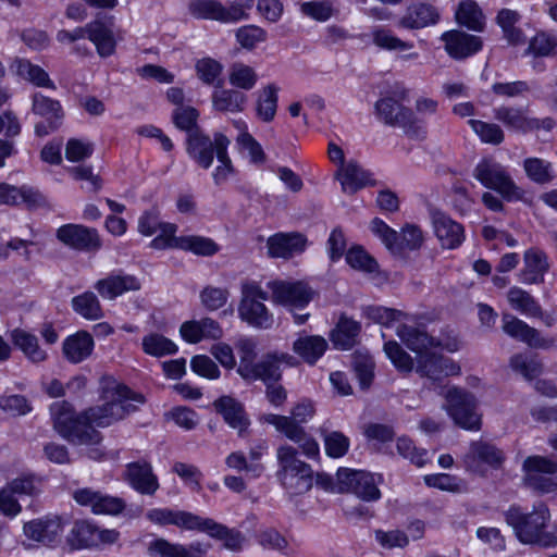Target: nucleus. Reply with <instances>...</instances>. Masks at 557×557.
<instances>
[{
	"mask_svg": "<svg viewBox=\"0 0 557 557\" xmlns=\"http://www.w3.org/2000/svg\"><path fill=\"white\" fill-rule=\"evenodd\" d=\"M364 317L385 327H395L397 336L416 354V362L395 341L384 344V352L393 366L400 372L414 370L421 377L438 382L461 373V367L443 352L455 354L460 350L461 342L453 333H442L438 337L429 335L424 329L416 325L413 318L395 309L370 306Z\"/></svg>",
	"mask_w": 557,
	"mask_h": 557,
	"instance_id": "f257e3e1",
	"label": "nucleus"
},
{
	"mask_svg": "<svg viewBox=\"0 0 557 557\" xmlns=\"http://www.w3.org/2000/svg\"><path fill=\"white\" fill-rule=\"evenodd\" d=\"M132 401L144 403V397L132 392L113 377L101 381L100 404L76 416L66 401H55L50 407L55 431L65 440L85 445L89 458L100 460L103 451L99 447L101 434L95 428H106L123 419L135 409Z\"/></svg>",
	"mask_w": 557,
	"mask_h": 557,
	"instance_id": "f03ea898",
	"label": "nucleus"
},
{
	"mask_svg": "<svg viewBox=\"0 0 557 557\" xmlns=\"http://www.w3.org/2000/svg\"><path fill=\"white\" fill-rule=\"evenodd\" d=\"M505 520L523 544L544 547L556 545V536L546 530L550 521V512L545 504L534 506L530 512L519 506H511L505 512Z\"/></svg>",
	"mask_w": 557,
	"mask_h": 557,
	"instance_id": "7ed1b4c3",
	"label": "nucleus"
},
{
	"mask_svg": "<svg viewBox=\"0 0 557 557\" xmlns=\"http://www.w3.org/2000/svg\"><path fill=\"white\" fill-rule=\"evenodd\" d=\"M256 348L257 345L251 338H243L237 344L239 355L237 372L244 380L278 381L281 379V364L288 367L297 364V360L286 352L268 355L262 361L256 363Z\"/></svg>",
	"mask_w": 557,
	"mask_h": 557,
	"instance_id": "20e7f679",
	"label": "nucleus"
},
{
	"mask_svg": "<svg viewBox=\"0 0 557 557\" xmlns=\"http://www.w3.org/2000/svg\"><path fill=\"white\" fill-rule=\"evenodd\" d=\"M296 449L284 445L277 449L278 480L290 495L308 492L313 484L312 469L309 465L297 459Z\"/></svg>",
	"mask_w": 557,
	"mask_h": 557,
	"instance_id": "39448f33",
	"label": "nucleus"
},
{
	"mask_svg": "<svg viewBox=\"0 0 557 557\" xmlns=\"http://www.w3.org/2000/svg\"><path fill=\"white\" fill-rule=\"evenodd\" d=\"M198 111L193 107H178L173 122L180 129L188 132L187 152L201 168L208 169L213 162L211 139L195 128Z\"/></svg>",
	"mask_w": 557,
	"mask_h": 557,
	"instance_id": "423d86ee",
	"label": "nucleus"
},
{
	"mask_svg": "<svg viewBox=\"0 0 557 557\" xmlns=\"http://www.w3.org/2000/svg\"><path fill=\"white\" fill-rule=\"evenodd\" d=\"M268 292L257 281H245L240 286L238 317L251 327L268 329L273 323V315L264 305Z\"/></svg>",
	"mask_w": 557,
	"mask_h": 557,
	"instance_id": "0eeeda50",
	"label": "nucleus"
},
{
	"mask_svg": "<svg viewBox=\"0 0 557 557\" xmlns=\"http://www.w3.org/2000/svg\"><path fill=\"white\" fill-rule=\"evenodd\" d=\"M473 176L484 187L496 190L508 201L522 198V190L515 184L506 169L492 158L482 159L476 164Z\"/></svg>",
	"mask_w": 557,
	"mask_h": 557,
	"instance_id": "6e6552de",
	"label": "nucleus"
},
{
	"mask_svg": "<svg viewBox=\"0 0 557 557\" xmlns=\"http://www.w3.org/2000/svg\"><path fill=\"white\" fill-rule=\"evenodd\" d=\"M336 478L339 492H350L366 502H375L381 498L379 488L383 483L381 474L341 468L336 473Z\"/></svg>",
	"mask_w": 557,
	"mask_h": 557,
	"instance_id": "1a4fd4ad",
	"label": "nucleus"
},
{
	"mask_svg": "<svg viewBox=\"0 0 557 557\" xmlns=\"http://www.w3.org/2000/svg\"><path fill=\"white\" fill-rule=\"evenodd\" d=\"M445 409L457 425L469 431H478L481 426V416L476 412V403L472 395L450 386L443 393Z\"/></svg>",
	"mask_w": 557,
	"mask_h": 557,
	"instance_id": "9d476101",
	"label": "nucleus"
},
{
	"mask_svg": "<svg viewBox=\"0 0 557 557\" xmlns=\"http://www.w3.org/2000/svg\"><path fill=\"white\" fill-rule=\"evenodd\" d=\"M227 1L228 8L216 0H194L189 3L188 9L196 18L211 20L225 24L247 18L249 1L246 4H242L240 0Z\"/></svg>",
	"mask_w": 557,
	"mask_h": 557,
	"instance_id": "9b49d317",
	"label": "nucleus"
},
{
	"mask_svg": "<svg viewBox=\"0 0 557 557\" xmlns=\"http://www.w3.org/2000/svg\"><path fill=\"white\" fill-rule=\"evenodd\" d=\"M525 483L541 493H557V462L542 457L532 456L523 462Z\"/></svg>",
	"mask_w": 557,
	"mask_h": 557,
	"instance_id": "f8f14e48",
	"label": "nucleus"
},
{
	"mask_svg": "<svg viewBox=\"0 0 557 557\" xmlns=\"http://www.w3.org/2000/svg\"><path fill=\"white\" fill-rule=\"evenodd\" d=\"M40 481L33 474H23L0 490V512L8 517H16L22 506V496H33L39 491Z\"/></svg>",
	"mask_w": 557,
	"mask_h": 557,
	"instance_id": "ddd939ff",
	"label": "nucleus"
},
{
	"mask_svg": "<svg viewBox=\"0 0 557 557\" xmlns=\"http://www.w3.org/2000/svg\"><path fill=\"white\" fill-rule=\"evenodd\" d=\"M260 422L274 426L277 432L297 443L304 455L308 458H315L320 455L318 442L311 436H308L305 430L287 416L264 413L260 417Z\"/></svg>",
	"mask_w": 557,
	"mask_h": 557,
	"instance_id": "4468645a",
	"label": "nucleus"
},
{
	"mask_svg": "<svg viewBox=\"0 0 557 557\" xmlns=\"http://www.w3.org/2000/svg\"><path fill=\"white\" fill-rule=\"evenodd\" d=\"M272 301L294 312L305 308L311 299V290L300 281L275 280L267 284Z\"/></svg>",
	"mask_w": 557,
	"mask_h": 557,
	"instance_id": "2eb2a0df",
	"label": "nucleus"
},
{
	"mask_svg": "<svg viewBox=\"0 0 557 557\" xmlns=\"http://www.w3.org/2000/svg\"><path fill=\"white\" fill-rule=\"evenodd\" d=\"M87 37L96 47L101 58L111 57L115 52L120 37L114 32L113 16L97 18L87 24Z\"/></svg>",
	"mask_w": 557,
	"mask_h": 557,
	"instance_id": "dca6fc26",
	"label": "nucleus"
},
{
	"mask_svg": "<svg viewBox=\"0 0 557 557\" xmlns=\"http://www.w3.org/2000/svg\"><path fill=\"white\" fill-rule=\"evenodd\" d=\"M81 506L89 507L95 515L115 516L123 511L125 503L122 498L103 494L91 488L77 490L73 495Z\"/></svg>",
	"mask_w": 557,
	"mask_h": 557,
	"instance_id": "f3484780",
	"label": "nucleus"
},
{
	"mask_svg": "<svg viewBox=\"0 0 557 557\" xmlns=\"http://www.w3.org/2000/svg\"><path fill=\"white\" fill-rule=\"evenodd\" d=\"M433 232L445 249H456L465 240L463 226L442 211H433L431 214Z\"/></svg>",
	"mask_w": 557,
	"mask_h": 557,
	"instance_id": "a211bd4d",
	"label": "nucleus"
},
{
	"mask_svg": "<svg viewBox=\"0 0 557 557\" xmlns=\"http://www.w3.org/2000/svg\"><path fill=\"white\" fill-rule=\"evenodd\" d=\"M58 239L77 250H97L101 246L98 232L78 224H66L57 232Z\"/></svg>",
	"mask_w": 557,
	"mask_h": 557,
	"instance_id": "6ab92c4d",
	"label": "nucleus"
},
{
	"mask_svg": "<svg viewBox=\"0 0 557 557\" xmlns=\"http://www.w3.org/2000/svg\"><path fill=\"white\" fill-rule=\"evenodd\" d=\"M181 338L188 344H198L203 341H218L223 336L219 322L211 318L188 320L180 327Z\"/></svg>",
	"mask_w": 557,
	"mask_h": 557,
	"instance_id": "aec40b11",
	"label": "nucleus"
},
{
	"mask_svg": "<svg viewBox=\"0 0 557 557\" xmlns=\"http://www.w3.org/2000/svg\"><path fill=\"white\" fill-rule=\"evenodd\" d=\"M33 111L35 114L45 117L47 121V123L41 122L35 126V133L40 137L54 131L63 117V111L60 102L41 94L34 95Z\"/></svg>",
	"mask_w": 557,
	"mask_h": 557,
	"instance_id": "412c9836",
	"label": "nucleus"
},
{
	"mask_svg": "<svg viewBox=\"0 0 557 557\" xmlns=\"http://www.w3.org/2000/svg\"><path fill=\"white\" fill-rule=\"evenodd\" d=\"M307 245L306 236L300 233H277L267 240L268 253L272 258H293L302 253Z\"/></svg>",
	"mask_w": 557,
	"mask_h": 557,
	"instance_id": "4be33fe9",
	"label": "nucleus"
},
{
	"mask_svg": "<svg viewBox=\"0 0 557 557\" xmlns=\"http://www.w3.org/2000/svg\"><path fill=\"white\" fill-rule=\"evenodd\" d=\"M140 281L131 274L114 272L99 280L95 289L103 299L113 300L127 292L140 289Z\"/></svg>",
	"mask_w": 557,
	"mask_h": 557,
	"instance_id": "5701e85b",
	"label": "nucleus"
},
{
	"mask_svg": "<svg viewBox=\"0 0 557 557\" xmlns=\"http://www.w3.org/2000/svg\"><path fill=\"white\" fill-rule=\"evenodd\" d=\"M64 525L61 518L57 516L44 519H35L24 524V534L27 540L45 545L58 541L63 532Z\"/></svg>",
	"mask_w": 557,
	"mask_h": 557,
	"instance_id": "b1692460",
	"label": "nucleus"
},
{
	"mask_svg": "<svg viewBox=\"0 0 557 557\" xmlns=\"http://www.w3.org/2000/svg\"><path fill=\"white\" fill-rule=\"evenodd\" d=\"M447 53L454 59L468 58L482 49L480 37L460 30H449L442 35Z\"/></svg>",
	"mask_w": 557,
	"mask_h": 557,
	"instance_id": "393cba45",
	"label": "nucleus"
},
{
	"mask_svg": "<svg viewBox=\"0 0 557 557\" xmlns=\"http://www.w3.org/2000/svg\"><path fill=\"white\" fill-rule=\"evenodd\" d=\"M408 91L403 87H397L393 97H383L375 104L376 114L386 124L401 125L406 127L407 112L400 101L405 100Z\"/></svg>",
	"mask_w": 557,
	"mask_h": 557,
	"instance_id": "a878e982",
	"label": "nucleus"
},
{
	"mask_svg": "<svg viewBox=\"0 0 557 557\" xmlns=\"http://www.w3.org/2000/svg\"><path fill=\"white\" fill-rule=\"evenodd\" d=\"M44 203L42 195L33 187L26 185L18 187L8 183H0V205H25L28 208H35Z\"/></svg>",
	"mask_w": 557,
	"mask_h": 557,
	"instance_id": "bb28decb",
	"label": "nucleus"
},
{
	"mask_svg": "<svg viewBox=\"0 0 557 557\" xmlns=\"http://www.w3.org/2000/svg\"><path fill=\"white\" fill-rule=\"evenodd\" d=\"M503 322L505 333L520 339L530 347L548 348L554 344L553 339L542 337L535 329L530 327L527 323L512 315L505 314Z\"/></svg>",
	"mask_w": 557,
	"mask_h": 557,
	"instance_id": "cd10ccee",
	"label": "nucleus"
},
{
	"mask_svg": "<svg viewBox=\"0 0 557 557\" xmlns=\"http://www.w3.org/2000/svg\"><path fill=\"white\" fill-rule=\"evenodd\" d=\"M207 549V546L199 542L183 545L171 543L164 539L152 541L148 547L152 557H202Z\"/></svg>",
	"mask_w": 557,
	"mask_h": 557,
	"instance_id": "c85d7f7f",
	"label": "nucleus"
},
{
	"mask_svg": "<svg viewBox=\"0 0 557 557\" xmlns=\"http://www.w3.org/2000/svg\"><path fill=\"white\" fill-rule=\"evenodd\" d=\"M503 459L500 450L492 444L480 441L471 444L469 453L465 457V463L468 469L474 472H482L484 465L497 467L502 463Z\"/></svg>",
	"mask_w": 557,
	"mask_h": 557,
	"instance_id": "c756f323",
	"label": "nucleus"
},
{
	"mask_svg": "<svg viewBox=\"0 0 557 557\" xmlns=\"http://www.w3.org/2000/svg\"><path fill=\"white\" fill-rule=\"evenodd\" d=\"M126 481L140 494L152 495L159 488L158 478L148 462H132L127 466Z\"/></svg>",
	"mask_w": 557,
	"mask_h": 557,
	"instance_id": "7c9ffc66",
	"label": "nucleus"
},
{
	"mask_svg": "<svg viewBox=\"0 0 557 557\" xmlns=\"http://www.w3.org/2000/svg\"><path fill=\"white\" fill-rule=\"evenodd\" d=\"M336 178L339 181L343 191L347 194H354L372 183L371 173L355 161L342 164L336 171Z\"/></svg>",
	"mask_w": 557,
	"mask_h": 557,
	"instance_id": "2f4dec72",
	"label": "nucleus"
},
{
	"mask_svg": "<svg viewBox=\"0 0 557 557\" xmlns=\"http://www.w3.org/2000/svg\"><path fill=\"white\" fill-rule=\"evenodd\" d=\"M438 20L440 13L436 8L423 2H416L408 7L398 25L408 29H419L434 25Z\"/></svg>",
	"mask_w": 557,
	"mask_h": 557,
	"instance_id": "473e14b6",
	"label": "nucleus"
},
{
	"mask_svg": "<svg viewBox=\"0 0 557 557\" xmlns=\"http://www.w3.org/2000/svg\"><path fill=\"white\" fill-rule=\"evenodd\" d=\"M95 348L92 336L86 331L69 335L62 345L63 355L71 363H79L91 356Z\"/></svg>",
	"mask_w": 557,
	"mask_h": 557,
	"instance_id": "72a5a7b5",
	"label": "nucleus"
},
{
	"mask_svg": "<svg viewBox=\"0 0 557 557\" xmlns=\"http://www.w3.org/2000/svg\"><path fill=\"white\" fill-rule=\"evenodd\" d=\"M172 525L183 531H200L208 535H221L224 532L220 523L214 520L180 509H175Z\"/></svg>",
	"mask_w": 557,
	"mask_h": 557,
	"instance_id": "f704fd0d",
	"label": "nucleus"
},
{
	"mask_svg": "<svg viewBox=\"0 0 557 557\" xmlns=\"http://www.w3.org/2000/svg\"><path fill=\"white\" fill-rule=\"evenodd\" d=\"M327 342L320 335H299L293 343V351L304 362L314 364L326 351Z\"/></svg>",
	"mask_w": 557,
	"mask_h": 557,
	"instance_id": "c9c22d12",
	"label": "nucleus"
},
{
	"mask_svg": "<svg viewBox=\"0 0 557 557\" xmlns=\"http://www.w3.org/2000/svg\"><path fill=\"white\" fill-rule=\"evenodd\" d=\"M214 408L220 412L225 422L242 434L249 425L243 406L234 398L223 396L214 401Z\"/></svg>",
	"mask_w": 557,
	"mask_h": 557,
	"instance_id": "e433bc0d",
	"label": "nucleus"
},
{
	"mask_svg": "<svg viewBox=\"0 0 557 557\" xmlns=\"http://www.w3.org/2000/svg\"><path fill=\"white\" fill-rule=\"evenodd\" d=\"M10 70L20 78L29 82L37 87L55 89L54 83L49 78L48 73L39 65L30 63L25 59H16L10 65Z\"/></svg>",
	"mask_w": 557,
	"mask_h": 557,
	"instance_id": "4c0bfd02",
	"label": "nucleus"
},
{
	"mask_svg": "<svg viewBox=\"0 0 557 557\" xmlns=\"http://www.w3.org/2000/svg\"><path fill=\"white\" fill-rule=\"evenodd\" d=\"M508 301L515 310L520 311L522 314L527 317H541L543 322L548 326L555 322L553 315H543L536 301L521 288H510L508 292Z\"/></svg>",
	"mask_w": 557,
	"mask_h": 557,
	"instance_id": "58836bf2",
	"label": "nucleus"
},
{
	"mask_svg": "<svg viewBox=\"0 0 557 557\" xmlns=\"http://www.w3.org/2000/svg\"><path fill=\"white\" fill-rule=\"evenodd\" d=\"M228 145L230 140L225 135L221 133L214 135L212 150H215L218 165L213 172V180L216 185L225 183L234 173L232 161L227 153Z\"/></svg>",
	"mask_w": 557,
	"mask_h": 557,
	"instance_id": "ea45409f",
	"label": "nucleus"
},
{
	"mask_svg": "<svg viewBox=\"0 0 557 557\" xmlns=\"http://www.w3.org/2000/svg\"><path fill=\"white\" fill-rule=\"evenodd\" d=\"M280 87L269 83L257 92L256 114L263 122H271L275 117L278 102Z\"/></svg>",
	"mask_w": 557,
	"mask_h": 557,
	"instance_id": "a19ab883",
	"label": "nucleus"
},
{
	"mask_svg": "<svg viewBox=\"0 0 557 557\" xmlns=\"http://www.w3.org/2000/svg\"><path fill=\"white\" fill-rule=\"evenodd\" d=\"M495 117L507 128L517 132H529L537 129V122L530 119L527 113L520 109L510 107H500L495 110Z\"/></svg>",
	"mask_w": 557,
	"mask_h": 557,
	"instance_id": "79ce46f5",
	"label": "nucleus"
},
{
	"mask_svg": "<svg viewBox=\"0 0 557 557\" xmlns=\"http://www.w3.org/2000/svg\"><path fill=\"white\" fill-rule=\"evenodd\" d=\"M459 25L470 30L482 32L485 26V16L474 0H461L455 12Z\"/></svg>",
	"mask_w": 557,
	"mask_h": 557,
	"instance_id": "37998d69",
	"label": "nucleus"
},
{
	"mask_svg": "<svg viewBox=\"0 0 557 557\" xmlns=\"http://www.w3.org/2000/svg\"><path fill=\"white\" fill-rule=\"evenodd\" d=\"M360 323L347 317H342L331 333V341L338 349H349L360 333Z\"/></svg>",
	"mask_w": 557,
	"mask_h": 557,
	"instance_id": "c03bdc74",
	"label": "nucleus"
},
{
	"mask_svg": "<svg viewBox=\"0 0 557 557\" xmlns=\"http://www.w3.org/2000/svg\"><path fill=\"white\" fill-rule=\"evenodd\" d=\"M247 104V96L235 89H216L212 94V106L221 112H243Z\"/></svg>",
	"mask_w": 557,
	"mask_h": 557,
	"instance_id": "a18cd8bd",
	"label": "nucleus"
},
{
	"mask_svg": "<svg viewBox=\"0 0 557 557\" xmlns=\"http://www.w3.org/2000/svg\"><path fill=\"white\" fill-rule=\"evenodd\" d=\"M143 351L154 358L175 355L178 346L170 338L158 332H148L141 338Z\"/></svg>",
	"mask_w": 557,
	"mask_h": 557,
	"instance_id": "49530a36",
	"label": "nucleus"
},
{
	"mask_svg": "<svg viewBox=\"0 0 557 557\" xmlns=\"http://www.w3.org/2000/svg\"><path fill=\"white\" fill-rule=\"evenodd\" d=\"M547 268L548 263L545 253L536 249H530L524 255V269L521 272V281L528 284L539 283L542 281Z\"/></svg>",
	"mask_w": 557,
	"mask_h": 557,
	"instance_id": "de8ad7c7",
	"label": "nucleus"
},
{
	"mask_svg": "<svg viewBox=\"0 0 557 557\" xmlns=\"http://www.w3.org/2000/svg\"><path fill=\"white\" fill-rule=\"evenodd\" d=\"M234 127L238 131L236 145L242 153H246L255 163L262 162L264 153L260 144L249 134L247 123L242 120L233 122Z\"/></svg>",
	"mask_w": 557,
	"mask_h": 557,
	"instance_id": "09e8293b",
	"label": "nucleus"
},
{
	"mask_svg": "<svg viewBox=\"0 0 557 557\" xmlns=\"http://www.w3.org/2000/svg\"><path fill=\"white\" fill-rule=\"evenodd\" d=\"M12 343L33 362H41L47 354L38 345L37 337L25 330L15 329L10 333Z\"/></svg>",
	"mask_w": 557,
	"mask_h": 557,
	"instance_id": "8fccbe9b",
	"label": "nucleus"
},
{
	"mask_svg": "<svg viewBox=\"0 0 557 557\" xmlns=\"http://www.w3.org/2000/svg\"><path fill=\"white\" fill-rule=\"evenodd\" d=\"M372 42L382 50L404 52L411 50L413 44L397 37L391 29L384 26H375L371 29Z\"/></svg>",
	"mask_w": 557,
	"mask_h": 557,
	"instance_id": "3c124183",
	"label": "nucleus"
},
{
	"mask_svg": "<svg viewBox=\"0 0 557 557\" xmlns=\"http://www.w3.org/2000/svg\"><path fill=\"white\" fill-rule=\"evenodd\" d=\"M259 75L255 67L244 63L235 62L228 70V83L242 90H251L256 87Z\"/></svg>",
	"mask_w": 557,
	"mask_h": 557,
	"instance_id": "603ef678",
	"label": "nucleus"
},
{
	"mask_svg": "<svg viewBox=\"0 0 557 557\" xmlns=\"http://www.w3.org/2000/svg\"><path fill=\"white\" fill-rule=\"evenodd\" d=\"M96 530L97 525L89 521H77L67 536V542L74 549L94 547Z\"/></svg>",
	"mask_w": 557,
	"mask_h": 557,
	"instance_id": "864d4df0",
	"label": "nucleus"
},
{
	"mask_svg": "<svg viewBox=\"0 0 557 557\" xmlns=\"http://www.w3.org/2000/svg\"><path fill=\"white\" fill-rule=\"evenodd\" d=\"M235 38L240 48L252 51L268 40V33L257 25H245L236 29Z\"/></svg>",
	"mask_w": 557,
	"mask_h": 557,
	"instance_id": "5fc2aeb1",
	"label": "nucleus"
},
{
	"mask_svg": "<svg viewBox=\"0 0 557 557\" xmlns=\"http://www.w3.org/2000/svg\"><path fill=\"white\" fill-rule=\"evenodd\" d=\"M72 306L75 312L87 320H98L103 315L101 305L97 296L91 292L74 297Z\"/></svg>",
	"mask_w": 557,
	"mask_h": 557,
	"instance_id": "6e6d98bb",
	"label": "nucleus"
},
{
	"mask_svg": "<svg viewBox=\"0 0 557 557\" xmlns=\"http://www.w3.org/2000/svg\"><path fill=\"white\" fill-rule=\"evenodd\" d=\"M519 18V14L509 9H503L497 14V24L502 27L506 39L511 45H519L524 41L522 32L516 27Z\"/></svg>",
	"mask_w": 557,
	"mask_h": 557,
	"instance_id": "4d7b16f0",
	"label": "nucleus"
},
{
	"mask_svg": "<svg viewBox=\"0 0 557 557\" xmlns=\"http://www.w3.org/2000/svg\"><path fill=\"white\" fill-rule=\"evenodd\" d=\"M345 259L351 269L363 273H373L379 268L375 259L372 258L363 247L358 245L351 246L347 250Z\"/></svg>",
	"mask_w": 557,
	"mask_h": 557,
	"instance_id": "13d9d810",
	"label": "nucleus"
},
{
	"mask_svg": "<svg viewBox=\"0 0 557 557\" xmlns=\"http://www.w3.org/2000/svg\"><path fill=\"white\" fill-rule=\"evenodd\" d=\"M369 228L392 253H399V235L394 228L379 218L370 222Z\"/></svg>",
	"mask_w": 557,
	"mask_h": 557,
	"instance_id": "bf43d9fd",
	"label": "nucleus"
},
{
	"mask_svg": "<svg viewBox=\"0 0 557 557\" xmlns=\"http://www.w3.org/2000/svg\"><path fill=\"white\" fill-rule=\"evenodd\" d=\"M181 250L190 251L199 256H212L220 249L219 245L209 237L186 235L181 242Z\"/></svg>",
	"mask_w": 557,
	"mask_h": 557,
	"instance_id": "052dcab7",
	"label": "nucleus"
},
{
	"mask_svg": "<svg viewBox=\"0 0 557 557\" xmlns=\"http://www.w3.org/2000/svg\"><path fill=\"white\" fill-rule=\"evenodd\" d=\"M159 234L151 240L154 249H181L180 245L184 236H176L177 226L173 223H161L157 228Z\"/></svg>",
	"mask_w": 557,
	"mask_h": 557,
	"instance_id": "680f3d73",
	"label": "nucleus"
},
{
	"mask_svg": "<svg viewBox=\"0 0 557 557\" xmlns=\"http://www.w3.org/2000/svg\"><path fill=\"white\" fill-rule=\"evenodd\" d=\"M195 70L198 78L206 85L221 83L223 65L215 59L202 58L197 60Z\"/></svg>",
	"mask_w": 557,
	"mask_h": 557,
	"instance_id": "e2e57ef3",
	"label": "nucleus"
},
{
	"mask_svg": "<svg viewBox=\"0 0 557 557\" xmlns=\"http://www.w3.org/2000/svg\"><path fill=\"white\" fill-rule=\"evenodd\" d=\"M429 487L437 488L450 493H459L465 490L463 482L448 473L428 474L423 478Z\"/></svg>",
	"mask_w": 557,
	"mask_h": 557,
	"instance_id": "0e129e2a",
	"label": "nucleus"
},
{
	"mask_svg": "<svg viewBox=\"0 0 557 557\" xmlns=\"http://www.w3.org/2000/svg\"><path fill=\"white\" fill-rule=\"evenodd\" d=\"M523 168L528 177L536 183H547L554 177L550 164L539 158L527 159Z\"/></svg>",
	"mask_w": 557,
	"mask_h": 557,
	"instance_id": "69168bd1",
	"label": "nucleus"
},
{
	"mask_svg": "<svg viewBox=\"0 0 557 557\" xmlns=\"http://www.w3.org/2000/svg\"><path fill=\"white\" fill-rule=\"evenodd\" d=\"M374 539L384 549L404 548L409 544L408 535L398 529L375 530Z\"/></svg>",
	"mask_w": 557,
	"mask_h": 557,
	"instance_id": "338daca9",
	"label": "nucleus"
},
{
	"mask_svg": "<svg viewBox=\"0 0 557 557\" xmlns=\"http://www.w3.org/2000/svg\"><path fill=\"white\" fill-rule=\"evenodd\" d=\"M323 442L325 453L331 458H341L345 456L350 446L349 438L337 431L326 433L323 437Z\"/></svg>",
	"mask_w": 557,
	"mask_h": 557,
	"instance_id": "774afa93",
	"label": "nucleus"
}]
</instances>
